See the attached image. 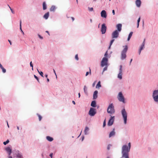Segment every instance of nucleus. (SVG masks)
<instances>
[{
  "instance_id": "f257e3e1",
  "label": "nucleus",
  "mask_w": 158,
  "mask_h": 158,
  "mask_svg": "<svg viewBox=\"0 0 158 158\" xmlns=\"http://www.w3.org/2000/svg\"><path fill=\"white\" fill-rule=\"evenodd\" d=\"M131 143H128V147L127 145H124L122 148V157L124 158H129L128 156L129 152L131 148Z\"/></svg>"
},
{
  "instance_id": "f03ea898",
  "label": "nucleus",
  "mask_w": 158,
  "mask_h": 158,
  "mask_svg": "<svg viewBox=\"0 0 158 158\" xmlns=\"http://www.w3.org/2000/svg\"><path fill=\"white\" fill-rule=\"evenodd\" d=\"M107 112L110 114H113L115 112L114 106L112 103L109 105L107 110Z\"/></svg>"
},
{
  "instance_id": "7ed1b4c3",
  "label": "nucleus",
  "mask_w": 158,
  "mask_h": 158,
  "mask_svg": "<svg viewBox=\"0 0 158 158\" xmlns=\"http://www.w3.org/2000/svg\"><path fill=\"white\" fill-rule=\"evenodd\" d=\"M128 49L127 46L126 45L124 46V48L121 52V58L122 60L124 59L126 57V53Z\"/></svg>"
},
{
  "instance_id": "20e7f679",
  "label": "nucleus",
  "mask_w": 158,
  "mask_h": 158,
  "mask_svg": "<svg viewBox=\"0 0 158 158\" xmlns=\"http://www.w3.org/2000/svg\"><path fill=\"white\" fill-rule=\"evenodd\" d=\"M152 97L155 102H158V90L154 91L152 94Z\"/></svg>"
},
{
  "instance_id": "39448f33",
  "label": "nucleus",
  "mask_w": 158,
  "mask_h": 158,
  "mask_svg": "<svg viewBox=\"0 0 158 158\" xmlns=\"http://www.w3.org/2000/svg\"><path fill=\"white\" fill-rule=\"evenodd\" d=\"M122 114L123 118L124 123L125 124H126L127 123V114L124 109L122 110Z\"/></svg>"
},
{
  "instance_id": "423d86ee",
  "label": "nucleus",
  "mask_w": 158,
  "mask_h": 158,
  "mask_svg": "<svg viewBox=\"0 0 158 158\" xmlns=\"http://www.w3.org/2000/svg\"><path fill=\"white\" fill-rule=\"evenodd\" d=\"M108 59L107 58L104 57L103 58L101 62V66L103 67L104 66H107L108 64Z\"/></svg>"
},
{
  "instance_id": "0eeeda50",
  "label": "nucleus",
  "mask_w": 158,
  "mask_h": 158,
  "mask_svg": "<svg viewBox=\"0 0 158 158\" xmlns=\"http://www.w3.org/2000/svg\"><path fill=\"white\" fill-rule=\"evenodd\" d=\"M117 98L119 101L122 102L123 103L125 102L124 98L121 92H120L118 93Z\"/></svg>"
},
{
  "instance_id": "6e6552de",
  "label": "nucleus",
  "mask_w": 158,
  "mask_h": 158,
  "mask_svg": "<svg viewBox=\"0 0 158 158\" xmlns=\"http://www.w3.org/2000/svg\"><path fill=\"white\" fill-rule=\"evenodd\" d=\"M95 109L93 108H91L89 112V114L91 116H94L96 114Z\"/></svg>"
},
{
  "instance_id": "1a4fd4ad",
  "label": "nucleus",
  "mask_w": 158,
  "mask_h": 158,
  "mask_svg": "<svg viewBox=\"0 0 158 158\" xmlns=\"http://www.w3.org/2000/svg\"><path fill=\"white\" fill-rule=\"evenodd\" d=\"M119 32L117 30L114 31L112 34V37L113 39L117 38L118 36Z\"/></svg>"
},
{
  "instance_id": "9d476101",
  "label": "nucleus",
  "mask_w": 158,
  "mask_h": 158,
  "mask_svg": "<svg viewBox=\"0 0 158 158\" xmlns=\"http://www.w3.org/2000/svg\"><path fill=\"white\" fill-rule=\"evenodd\" d=\"M114 116H111L109 120L107 123V125L108 126H111L113 125L114 121Z\"/></svg>"
},
{
  "instance_id": "9b49d317",
  "label": "nucleus",
  "mask_w": 158,
  "mask_h": 158,
  "mask_svg": "<svg viewBox=\"0 0 158 158\" xmlns=\"http://www.w3.org/2000/svg\"><path fill=\"white\" fill-rule=\"evenodd\" d=\"M106 30V27L105 23L103 24L102 25L101 31L102 34L105 33Z\"/></svg>"
},
{
  "instance_id": "f8f14e48",
  "label": "nucleus",
  "mask_w": 158,
  "mask_h": 158,
  "mask_svg": "<svg viewBox=\"0 0 158 158\" xmlns=\"http://www.w3.org/2000/svg\"><path fill=\"white\" fill-rule=\"evenodd\" d=\"M123 70H122V66L120 65V66L119 69V72L118 75V77L120 79H122V73Z\"/></svg>"
},
{
  "instance_id": "ddd939ff",
  "label": "nucleus",
  "mask_w": 158,
  "mask_h": 158,
  "mask_svg": "<svg viewBox=\"0 0 158 158\" xmlns=\"http://www.w3.org/2000/svg\"><path fill=\"white\" fill-rule=\"evenodd\" d=\"M145 39H144V41H143V42L142 44V45H141V46L140 48V49H139V55L140 54L141 50L143 49V48L144 47V45H145Z\"/></svg>"
},
{
  "instance_id": "4468645a",
  "label": "nucleus",
  "mask_w": 158,
  "mask_h": 158,
  "mask_svg": "<svg viewBox=\"0 0 158 158\" xmlns=\"http://www.w3.org/2000/svg\"><path fill=\"white\" fill-rule=\"evenodd\" d=\"M5 150L8 153L9 155L10 156L11 153L12 149L11 148L9 147H7L5 148Z\"/></svg>"
},
{
  "instance_id": "2eb2a0df",
  "label": "nucleus",
  "mask_w": 158,
  "mask_h": 158,
  "mask_svg": "<svg viewBox=\"0 0 158 158\" xmlns=\"http://www.w3.org/2000/svg\"><path fill=\"white\" fill-rule=\"evenodd\" d=\"M101 16L102 17L106 18L107 16L106 12L105 10H103L101 12Z\"/></svg>"
},
{
  "instance_id": "dca6fc26",
  "label": "nucleus",
  "mask_w": 158,
  "mask_h": 158,
  "mask_svg": "<svg viewBox=\"0 0 158 158\" xmlns=\"http://www.w3.org/2000/svg\"><path fill=\"white\" fill-rule=\"evenodd\" d=\"M122 25L121 24L119 23L116 26V27L118 29V32H120L122 30Z\"/></svg>"
},
{
  "instance_id": "f3484780",
  "label": "nucleus",
  "mask_w": 158,
  "mask_h": 158,
  "mask_svg": "<svg viewBox=\"0 0 158 158\" xmlns=\"http://www.w3.org/2000/svg\"><path fill=\"white\" fill-rule=\"evenodd\" d=\"M115 129L113 128L112 131L110 133L109 135V137L110 138L112 136H114L115 134Z\"/></svg>"
},
{
  "instance_id": "a211bd4d",
  "label": "nucleus",
  "mask_w": 158,
  "mask_h": 158,
  "mask_svg": "<svg viewBox=\"0 0 158 158\" xmlns=\"http://www.w3.org/2000/svg\"><path fill=\"white\" fill-rule=\"evenodd\" d=\"M135 4L137 7H140L141 4V1L140 0H136Z\"/></svg>"
},
{
  "instance_id": "6ab92c4d",
  "label": "nucleus",
  "mask_w": 158,
  "mask_h": 158,
  "mask_svg": "<svg viewBox=\"0 0 158 158\" xmlns=\"http://www.w3.org/2000/svg\"><path fill=\"white\" fill-rule=\"evenodd\" d=\"M98 94V91L97 90H95L93 94V98L94 99H96L97 98V94Z\"/></svg>"
},
{
  "instance_id": "aec40b11",
  "label": "nucleus",
  "mask_w": 158,
  "mask_h": 158,
  "mask_svg": "<svg viewBox=\"0 0 158 158\" xmlns=\"http://www.w3.org/2000/svg\"><path fill=\"white\" fill-rule=\"evenodd\" d=\"M49 16V12H47L46 14H44V18L45 19H48Z\"/></svg>"
},
{
  "instance_id": "412c9836",
  "label": "nucleus",
  "mask_w": 158,
  "mask_h": 158,
  "mask_svg": "<svg viewBox=\"0 0 158 158\" xmlns=\"http://www.w3.org/2000/svg\"><path fill=\"white\" fill-rule=\"evenodd\" d=\"M56 8L54 6H52L50 8V10L51 11H54Z\"/></svg>"
},
{
  "instance_id": "4be33fe9",
  "label": "nucleus",
  "mask_w": 158,
  "mask_h": 158,
  "mask_svg": "<svg viewBox=\"0 0 158 158\" xmlns=\"http://www.w3.org/2000/svg\"><path fill=\"white\" fill-rule=\"evenodd\" d=\"M46 139H47V140L50 142L52 141L53 139L52 138L49 136H47Z\"/></svg>"
},
{
  "instance_id": "5701e85b",
  "label": "nucleus",
  "mask_w": 158,
  "mask_h": 158,
  "mask_svg": "<svg viewBox=\"0 0 158 158\" xmlns=\"http://www.w3.org/2000/svg\"><path fill=\"white\" fill-rule=\"evenodd\" d=\"M96 103L95 101H93L91 104V106L93 107H96Z\"/></svg>"
},
{
  "instance_id": "b1692460",
  "label": "nucleus",
  "mask_w": 158,
  "mask_h": 158,
  "mask_svg": "<svg viewBox=\"0 0 158 158\" xmlns=\"http://www.w3.org/2000/svg\"><path fill=\"white\" fill-rule=\"evenodd\" d=\"M43 9L45 10L47 9V6L45 2H44L43 3Z\"/></svg>"
},
{
  "instance_id": "393cba45",
  "label": "nucleus",
  "mask_w": 158,
  "mask_h": 158,
  "mask_svg": "<svg viewBox=\"0 0 158 158\" xmlns=\"http://www.w3.org/2000/svg\"><path fill=\"white\" fill-rule=\"evenodd\" d=\"M101 87V82H100V81H99L98 83V84H97V85H96V88H99L100 87Z\"/></svg>"
},
{
  "instance_id": "a878e982",
  "label": "nucleus",
  "mask_w": 158,
  "mask_h": 158,
  "mask_svg": "<svg viewBox=\"0 0 158 158\" xmlns=\"http://www.w3.org/2000/svg\"><path fill=\"white\" fill-rule=\"evenodd\" d=\"M133 32H131L130 34H129V35H128V39H127V40L128 41H129L131 38V37L132 35V34H133Z\"/></svg>"
},
{
  "instance_id": "bb28decb",
  "label": "nucleus",
  "mask_w": 158,
  "mask_h": 158,
  "mask_svg": "<svg viewBox=\"0 0 158 158\" xmlns=\"http://www.w3.org/2000/svg\"><path fill=\"white\" fill-rule=\"evenodd\" d=\"M89 130V128L87 127H86L85 128V134H87V132Z\"/></svg>"
},
{
  "instance_id": "cd10ccee",
  "label": "nucleus",
  "mask_w": 158,
  "mask_h": 158,
  "mask_svg": "<svg viewBox=\"0 0 158 158\" xmlns=\"http://www.w3.org/2000/svg\"><path fill=\"white\" fill-rule=\"evenodd\" d=\"M140 17H139L137 20V27L138 28L139 25V23L140 21Z\"/></svg>"
},
{
  "instance_id": "c85d7f7f",
  "label": "nucleus",
  "mask_w": 158,
  "mask_h": 158,
  "mask_svg": "<svg viewBox=\"0 0 158 158\" xmlns=\"http://www.w3.org/2000/svg\"><path fill=\"white\" fill-rule=\"evenodd\" d=\"M2 70V71L3 73H5L6 72V70L5 69H4L3 66L1 68Z\"/></svg>"
},
{
  "instance_id": "c756f323",
  "label": "nucleus",
  "mask_w": 158,
  "mask_h": 158,
  "mask_svg": "<svg viewBox=\"0 0 158 158\" xmlns=\"http://www.w3.org/2000/svg\"><path fill=\"white\" fill-rule=\"evenodd\" d=\"M37 115L38 116V117H39V120L40 121L42 118V116L40 115V114H37Z\"/></svg>"
},
{
  "instance_id": "7c9ffc66",
  "label": "nucleus",
  "mask_w": 158,
  "mask_h": 158,
  "mask_svg": "<svg viewBox=\"0 0 158 158\" xmlns=\"http://www.w3.org/2000/svg\"><path fill=\"white\" fill-rule=\"evenodd\" d=\"M9 142V141L8 139H7L6 141L4 142H3V144L4 145H6Z\"/></svg>"
},
{
  "instance_id": "2f4dec72",
  "label": "nucleus",
  "mask_w": 158,
  "mask_h": 158,
  "mask_svg": "<svg viewBox=\"0 0 158 158\" xmlns=\"http://www.w3.org/2000/svg\"><path fill=\"white\" fill-rule=\"evenodd\" d=\"M114 39H112L111 41H110V47H109V48H110V46H111V45L112 44H113V42H114Z\"/></svg>"
},
{
  "instance_id": "473e14b6",
  "label": "nucleus",
  "mask_w": 158,
  "mask_h": 158,
  "mask_svg": "<svg viewBox=\"0 0 158 158\" xmlns=\"http://www.w3.org/2000/svg\"><path fill=\"white\" fill-rule=\"evenodd\" d=\"M17 156L18 157H19V158H22V156L21 154H18L17 155Z\"/></svg>"
},
{
  "instance_id": "72a5a7b5",
  "label": "nucleus",
  "mask_w": 158,
  "mask_h": 158,
  "mask_svg": "<svg viewBox=\"0 0 158 158\" xmlns=\"http://www.w3.org/2000/svg\"><path fill=\"white\" fill-rule=\"evenodd\" d=\"M106 125V119H105L104 120V121L103 123V127H104Z\"/></svg>"
},
{
  "instance_id": "f704fd0d",
  "label": "nucleus",
  "mask_w": 158,
  "mask_h": 158,
  "mask_svg": "<svg viewBox=\"0 0 158 158\" xmlns=\"http://www.w3.org/2000/svg\"><path fill=\"white\" fill-rule=\"evenodd\" d=\"M35 78L39 82V81L38 78L35 75H34Z\"/></svg>"
},
{
  "instance_id": "c9c22d12",
  "label": "nucleus",
  "mask_w": 158,
  "mask_h": 158,
  "mask_svg": "<svg viewBox=\"0 0 158 158\" xmlns=\"http://www.w3.org/2000/svg\"><path fill=\"white\" fill-rule=\"evenodd\" d=\"M107 69V66H106V67L103 69V71L104 72V71L106 70Z\"/></svg>"
},
{
  "instance_id": "e433bc0d",
  "label": "nucleus",
  "mask_w": 158,
  "mask_h": 158,
  "mask_svg": "<svg viewBox=\"0 0 158 158\" xmlns=\"http://www.w3.org/2000/svg\"><path fill=\"white\" fill-rule=\"evenodd\" d=\"M75 58L77 60H78V56L77 54H76L75 55Z\"/></svg>"
},
{
  "instance_id": "4c0bfd02",
  "label": "nucleus",
  "mask_w": 158,
  "mask_h": 158,
  "mask_svg": "<svg viewBox=\"0 0 158 158\" xmlns=\"http://www.w3.org/2000/svg\"><path fill=\"white\" fill-rule=\"evenodd\" d=\"M88 9L89 11H92L93 10V7H91V8L88 7Z\"/></svg>"
},
{
  "instance_id": "58836bf2",
  "label": "nucleus",
  "mask_w": 158,
  "mask_h": 158,
  "mask_svg": "<svg viewBox=\"0 0 158 158\" xmlns=\"http://www.w3.org/2000/svg\"><path fill=\"white\" fill-rule=\"evenodd\" d=\"M30 65L31 67H32V69L33 70V65L32 63V62L31 61L30 63Z\"/></svg>"
},
{
  "instance_id": "ea45409f",
  "label": "nucleus",
  "mask_w": 158,
  "mask_h": 158,
  "mask_svg": "<svg viewBox=\"0 0 158 158\" xmlns=\"http://www.w3.org/2000/svg\"><path fill=\"white\" fill-rule=\"evenodd\" d=\"M39 74H40V75L43 77H44V76H43V73L41 71L40 72V73H39Z\"/></svg>"
},
{
  "instance_id": "a19ab883",
  "label": "nucleus",
  "mask_w": 158,
  "mask_h": 158,
  "mask_svg": "<svg viewBox=\"0 0 158 158\" xmlns=\"http://www.w3.org/2000/svg\"><path fill=\"white\" fill-rule=\"evenodd\" d=\"M20 29L21 31H22V28H21V21L20 20Z\"/></svg>"
},
{
  "instance_id": "79ce46f5",
  "label": "nucleus",
  "mask_w": 158,
  "mask_h": 158,
  "mask_svg": "<svg viewBox=\"0 0 158 158\" xmlns=\"http://www.w3.org/2000/svg\"><path fill=\"white\" fill-rule=\"evenodd\" d=\"M9 8L10 9V10H11L12 13L13 14H14L15 12L10 7V6H9Z\"/></svg>"
},
{
  "instance_id": "37998d69",
  "label": "nucleus",
  "mask_w": 158,
  "mask_h": 158,
  "mask_svg": "<svg viewBox=\"0 0 158 158\" xmlns=\"http://www.w3.org/2000/svg\"><path fill=\"white\" fill-rule=\"evenodd\" d=\"M108 55V54H107V51L106 53H105V55H104V56H105V57H106Z\"/></svg>"
},
{
  "instance_id": "c03bdc74",
  "label": "nucleus",
  "mask_w": 158,
  "mask_h": 158,
  "mask_svg": "<svg viewBox=\"0 0 158 158\" xmlns=\"http://www.w3.org/2000/svg\"><path fill=\"white\" fill-rule=\"evenodd\" d=\"M38 36H39V37L40 39H43V37H42L41 36H40V35H38Z\"/></svg>"
},
{
  "instance_id": "a18cd8bd",
  "label": "nucleus",
  "mask_w": 158,
  "mask_h": 158,
  "mask_svg": "<svg viewBox=\"0 0 158 158\" xmlns=\"http://www.w3.org/2000/svg\"><path fill=\"white\" fill-rule=\"evenodd\" d=\"M86 87L85 86L84 87V91L85 92H86Z\"/></svg>"
},
{
  "instance_id": "49530a36",
  "label": "nucleus",
  "mask_w": 158,
  "mask_h": 158,
  "mask_svg": "<svg viewBox=\"0 0 158 158\" xmlns=\"http://www.w3.org/2000/svg\"><path fill=\"white\" fill-rule=\"evenodd\" d=\"M52 155L53 154L52 153H51L49 155V156L51 157V158H52Z\"/></svg>"
},
{
  "instance_id": "de8ad7c7",
  "label": "nucleus",
  "mask_w": 158,
  "mask_h": 158,
  "mask_svg": "<svg viewBox=\"0 0 158 158\" xmlns=\"http://www.w3.org/2000/svg\"><path fill=\"white\" fill-rule=\"evenodd\" d=\"M53 72H54V73L55 74V75L56 76V78H57V75H56V74L55 71V70L54 69H53Z\"/></svg>"
},
{
  "instance_id": "09e8293b",
  "label": "nucleus",
  "mask_w": 158,
  "mask_h": 158,
  "mask_svg": "<svg viewBox=\"0 0 158 158\" xmlns=\"http://www.w3.org/2000/svg\"><path fill=\"white\" fill-rule=\"evenodd\" d=\"M95 82H96V81H95L93 83V87H94V86L95 85Z\"/></svg>"
},
{
  "instance_id": "8fccbe9b",
  "label": "nucleus",
  "mask_w": 158,
  "mask_h": 158,
  "mask_svg": "<svg viewBox=\"0 0 158 158\" xmlns=\"http://www.w3.org/2000/svg\"><path fill=\"white\" fill-rule=\"evenodd\" d=\"M89 72H86V74H85V76H87L88 74H89Z\"/></svg>"
},
{
  "instance_id": "3c124183",
  "label": "nucleus",
  "mask_w": 158,
  "mask_h": 158,
  "mask_svg": "<svg viewBox=\"0 0 158 158\" xmlns=\"http://www.w3.org/2000/svg\"><path fill=\"white\" fill-rule=\"evenodd\" d=\"M112 13L114 15L115 14V11H114V10H113L112 11Z\"/></svg>"
},
{
  "instance_id": "603ef678",
  "label": "nucleus",
  "mask_w": 158,
  "mask_h": 158,
  "mask_svg": "<svg viewBox=\"0 0 158 158\" xmlns=\"http://www.w3.org/2000/svg\"><path fill=\"white\" fill-rule=\"evenodd\" d=\"M8 41L10 43V45H11L12 44V43H11V41L9 40H8Z\"/></svg>"
},
{
  "instance_id": "864d4df0",
  "label": "nucleus",
  "mask_w": 158,
  "mask_h": 158,
  "mask_svg": "<svg viewBox=\"0 0 158 158\" xmlns=\"http://www.w3.org/2000/svg\"><path fill=\"white\" fill-rule=\"evenodd\" d=\"M71 18L72 19L73 21L74 20V18L73 17H71Z\"/></svg>"
},
{
  "instance_id": "5fc2aeb1",
  "label": "nucleus",
  "mask_w": 158,
  "mask_h": 158,
  "mask_svg": "<svg viewBox=\"0 0 158 158\" xmlns=\"http://www.w3.org/2000/svg\"><path fill=\"white\" fill-rule=\"evenodd\" d=\"M89 74H91V69H90V68H89Z\"/></svg>"
},
{
  "instance_id": "6e6d98bb",
  "label": "nucleus",
  "mask_w": 158,
  "mask_h": 158,
  "mask_svg": "<svg viewBox=\"0 0 158 158\" xmlns=\"http://www.w3.org/2000/svg\"><path fill=\"white\" fill-rule=\"evenodd\" d=\"M46 33H48V34L49 35H50V34L49 33V32L48 31H46Z\"/></svg>"
},
{
  "instance_id": "4d7b16f0",
  "label": "nucleus",
  "mask_w": 158,
  "mask_h": 158,
  "mask_svg": "<svg viewBox=\"0 0 158 158\" xmlns=\"http://www.w3.org/2000/svg\"><path fill=\"white\" fill-rule=\"evenodd\" d=\"M72 102H73V103L74 104V105H75V102L74 101H72Z\"/></svg>"
},
{
  "instance_id": "13d9d810",
  "label": "nucleus",
  "mask_w": 158,
  "mask_h": 158,
  "mask_svg": "<svg viewBox=\"0 0 158 158\" xmlns=\"http://www.w3.org/2000/svg\"><path fill=\"white\" fill-rule=\"evenodd\" d=\"M132 59H131V60H130V64H131V62H132Z\"/></svg>"
},
{
  "instance_id": "bf43d9fd",
  "label": "nucleus",
  "mask_w": 158,
  "mask_h": 158,
  "mask_svg": "<svg viewBox=\"0 0 158 158\" xmlns=\"http://www.w3.org/2000/svg\"><path fill=\"white\" fill-rule=\"evenodd\" d=\"M7 126H8V127H9V124H8V122L7 121Z\"/></svg>"
},
{
  "instance_id": "052dcab7",
  "label": "nucleus",
  "mask_w": 158,
  "mask_h": 158,
  "mask_svg": "<svg viewBox=\"0 0 158 158\" xmlns=\"http://www.w3.org/2000/svg\"><path fill=\"white\" fill-rule=\"evenodd\" d=\"M79 98H80V93H79L78 94Z\"/></svg>"
},
{
  "instance_id": "680f3d73",
  "label": "nucleus",
  "mask_w": 158,
  "mask_h": 158,
  "mask_svg": "<svg viewBox=\"0 0 158 158\" xmlns=\"http://www.w3.org/2000/svg\"><path fill=\"white\" fill-rule=\"evenodd\" d=\"M45 77H46V78H47V77H48V75L46 74L45 75Z\"/></svg>"
},
{
  "instance_id": "e2e57ef3",
  "label": "nucleus",
  "mask_w": 158,
  "mask_h": 158,
  "mask_svg": "<svg viewBox=\"0 0 158 158\" xmlns=\"http://www.w3.org/2000/svg\"><path fill=\"white\" fill-rule=\"evenodd\" d=\"M47 81L48 82H49V79H48V78H47Z\"/></svg>"
},
{
  "instance_id": "0e129e2a",
  "label": "nucleus",
  "mask_w": 158,
  "mask_h": 158,
  "mask_svg": "<svg viewBox=\"0 0 158 158\" xmlns=\"http://www.w3.org/2000/svg\"><path fill=\"white\" fill-rule=\"evenodd\" d=\"M8 158H12V157L11 156H9Z\"/></svg>"
},
{
  "instance_id": "69168bd1",
  "label": "nucleus",
  "mask_w": 158,
  "mask_h": 158,
  "mask_svg": "<svg viewBox=\"0 0 158 158\" xmlns=\"http://www.w3.org/2000/svg\"><path fill=\"white\" fill-rule=\"evenodd\" d=\"M22 32L23 35H24V33L23 31H22Z\"/></svg>"
},
{
  "instance_id": "338daca9",
  "label": "nucleus",
  "mask_w": 158,
  "mask_h": 158,
  "mask_svg": "<svg viewBox=\"0 0 158 158\" xmlns=\"http://www.w3.org/2000/svg\"><path fill=\"white\" fill-rule=\"evenodd\" d=\"M107 149L108 150H109L110 149V147L109 146L107 147Z\"/></svg>"
},
{
  "instance_id": "774afa93",
  "label": "nucleus",
  "mask_w": 158,
  "mask_h": 158,
  "mask_svg": "<svg viewBox=\"0 0 158 158\" xmlns=\"http://www.w3.org/2000/svg\"><path fill=\"white\" fill-rule=\"evenodd\" d=\"M90 22L91 23H92V19H90Z\"/></svg>"
}]
</instances>
